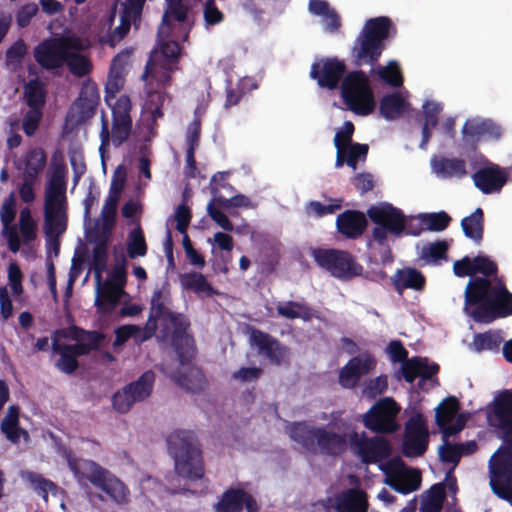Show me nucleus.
I'll use <instances>...</instances> for the list:
<instances>
[{
	"label": "nucleus",
	"instance_id": "f704fd0d",
	"mask_svg": "<svg viewBox=\"0 0 512 512\" xmlns=\"http://www.w3.org/2000/svg\"><path fill=\"white\" fill-rule=\"evenodd\" d=\"M20 408L17 405H10L7 413L1 422V431L11 443H18L21 437L27 439L28 432L19 423Z\"/></svg>",
	"mask_w": 512,
	"mask_h": 512
},
{
	"label": "nucleus",
	"instance_id": "f257e3e1",
	"mask_svg": "<svg viewBox=\"0 0 512 512\" xmlns=\"http://www.w3.org/2000/svg\"><path fill=\"white\" fill-rule=\"evenodd\" d=\"M494 415L509 447H501L489 461L490 486L496 496L512 504V391L504 390L495 399Z\"/></svg>",
	"mask_w": 512,
	"mask_h": 512
},
{
	"label": "nucleus",
	"instance_id": "39448f33",
	"mask_svg": "<svg viewBox=\"0 0 512 512\" xmlns=\"http://www.w3.org/2000/svg\"><path fill=\"white\" fill-rule=\"evenodd\" d=\"M290 439L312 455L338 456L346 451L350 436L336 433L325 427L293 422L286 427Z\"/></svg>",
	"mask_w": 512,
	"mask_h": 512
},
{
	"label": "nucleus",
	"instance_id": "cd10ccee",
	"mask_svg": "<svg viewBox=\"0 0 512 512\" xmlns=\"http://www.w3.org/2000/svg\"><path fill=\"white\" fill-rule=\"evenodd\" d=\"M126 58L127 56L124 54H117L112 59L104 87V101L106 104H109L111 99H115L125 85Z\"/></svg>",
	"mask_w": 512,
	"mask_h": 512
},
{
	"label": "nucleus",
	"instance_id": "c85d7f7f",
	"mask_svg": "<svg viewBox=\"0 0 512 512\" xmlns=\"http://www.w3.org/2000/svg\"><path fill=\"white\" fill-rule=\"evenodd\" d=\"M336 227L337 231L345 238L357 239L364 233L367 219L361 211L346 210L337 216Z\"/></svg>",
	"mask_w": 512,
	"mask_h": 512
},
{
	"label": "nucleus",
	"instance_id": "680f3d73",
	"mask_svg": "<svg viewBox=\"0 0 512 512\" xmlns=\"http://www.w3.org/2000/svg\"><path fill=\"white\" fill-rule=\"evenodd\" d=\"M379 77L392 87H400L403 84V75L396 62H391L387 67H381Z\"/></svg>",
	"mask_w": 512,
	"mask_h": 512
},
{
	"label": "nucleus",
	"instance_id": "0eeeda50",
	"mask_svg": "<svg viewBox=\"0 0 512 512\" xmlns=\"http://www.w3.org/2000/svg\"><path fill=\"white\" fill-rule=\"evenodd\" d=\"M367 215L376 225L372 230L373 240L378 245L386 247L385 255L382 257L383 263L392 260L391 250L387 244L388 234L394 238H399L404 233L418 236L421 232V228L413 230L410 226H407L404 213L390 203L371 206L367 210Z\"/></svg>",
	"mask_w": 512,
	"mask_h": 512
},
{
	"label": "nucleus",
	"instance_id": "338daca9",
	"mask_svg": "<svg viewBox=\"0 0 512 512\" xmlns=\"http://www.w3.org/2000/svg\"><path fill=\"white\" fill-rule=\"evenodd\" d=\"M420 361H422V357L415 356L410 359H406L402 363L401 372L404 380L407 383H413L418 377L421 367Z\"/></svg>",
	"mask_w": 512,
	"mask_h": 512
},
{
	"label": "nucleus",
	"instance_id": "f03ea898",
	"mask_svg": "<svg viewBox=\"0 0 512 512\" xmlns=\"http://www.w3.org/2000/svg\"><path fill=\"white\" fill-rule=\"evenodd\" d=\"M476 306L471 317L480 323L512 315V293L503 283L492 285L486 278H472L465 289V306Z\"/></svg>",
	"mask_w": 512,
	"mask_h": 512
},
{
	"label": "nucleus",
	"instance_id": "13d9d810",
	"mask_svg": "<svg viewBox=\"0 0 512 512\" xmlns=\"http://www.w3.org/2000/svg\"><path fill=\"white\" fill-rule=\"evenodd\" d=\"M447 252L448 244L445 241H436L423 248L421 257L428 262L437 263L447 259Z\"/></svg>",
	"mask_w": 512,
	"mask_h": 512
},
{
	"label": "nucleus",
	"instance_id": "c9c22d12",
	"mask_svg": "<svg viewBox=\"0 0 512 512\" xmlns=\"http://www.w3.org/2000/svg\"><path fill=\"white\" fill-rule=\"evenodd\" d=\"M110 232L96 233L94 239H90L95 243L92 253V268L97 282L101 281L102 273L107 268V250H108V234Z\"/></svg>",
	"mask_w": 512,
	"mask_h": 512
},
{
	"label": "nucleus",
	"instance_id": "49530a36",
	"mask_svg": "<svg viewBox=\"0 0 512 512\" xmlns=\"http://www.w3.org/2000/svg\"><path fill=\"white\" fill-rule=\"evenodd\" d=\"M47 162V157L42 148H34L25 156L24 176L37 179V176L43 171Z\"/></svg>",
	"mask_w": 512,
	"mask_h": 512
},
{
	"label": "nucleus",
	"instance_id": "c03bdc74",
	"mask_svg": "<svg viewBox=\"0 0 512 512\" xmlns=\"http://www.w3.org/2000/svg\"><path fill=\"white\" fill-rule=\"evenodd\" d=\"M24 478L30 483L32 488L42 497L45 502L48 501L49 493L56 495L59 491V487L56 483L45 478L39 473L27 471Z\"/></svg>",
	"mask_w": 512,
	"mask_h": 512
},
{
	"label": "nucleus",
	"instance_id": "b1692460",
	"mask_svg": "<svg viewBox=\"0 0 512 512\" xmlns=\"http://www.w3.org/2000/svg\"><path fill=\"white\" fill-rule=\"evenodd\" d=\"M474 185L483 194H493L501 191L507 183L508 174L504 168L489 162L486 166L478 169L473 175Z\"/></svg>",
	"mask_w": 512,
	"mask_h": 512
},
{
	"label": "nucleus",
	"instance_id": "8fccbe9b",
	"mask_svg": "<svg viewBox=\"0 0 512 512\" xmlns=\"http://www.w3.org/2000/svg\"><path fill=\"white\" fill-rule=\"evenodd\" d=\"M213 201L224 209L254 208V205L248 196L244 194H236L226 197L222 193H218L216 188L213 190Z\"/></svg>",
	"mask_w": 512,
	"mask_h": 512
},
{
	"label": "nucleus",
	"instance_id": "f3484780",
	"mask_svg": "<svg viewBox=\"0 0 512 512\" xmlns=\"http://www.w3.org/2000/svg\"><path fill=\"white\" fill-rule=\"evenodd\" d=\"M347 66L344 60L337 57L321 58L310 68V77L320 88L336 90L346 76Z\"/></svg>",
	"mask_w": 512,
	"mask_h": 512
},
{
	"label": "nucleus",
	"instance_id": "4be33fe9",
	"mask_svg": "<svg viewBox=\"0 0 512 512\" xmlns=\"http://www.w3.org/2000/svg\"><path fill=\"white\" fill-rule=\"evenodd\" d=\"M375 366L376 359L368 352L354 356L341 368L338 382L343 388L352 389L361 377L367 375Z\"/></svg>",
	"mask_w": 512,
	"mask_h": 512
},
{
	"label": "nucleus",
	"instance_id": "20e7f679",
	"mask_svg": "<svg viewBox=\"0 0 512 512\" xmlns=\"http://www.w3.org/2000/svg\"><path fill=\"white\" fill-rule=\"evenodd\" d=\"M396 28L392 20L387 16H379L368 19L351 48V57L357 67L364 65L374 66L378 63L383 51L386 49V41L391 32Z\"/></svg>",
	"mask_w": 512,
	"mask_h": 512
},
{
	"label": "nucleus",
	"instance_id": "a19ab883",
	"mask_svg": "<svg viewBox=\"0 0 512 512\" xmlns=\"http://www.w3.org/2000/svg\"><path fill=\"white\" fill-rule=\"evenodd\" d=\"M45 84L39 79H31L24 86V99L29 108L43 110L46 103Z\"/></svg>",
	"mask_w": 512,
	"mask_h": 512
},
{
	"label": "nucleus",
	"instance_id": "7ed1b4c3",
	"mask_svg": "<svg viewBox=\"0 0 512 512\" xmlns=\"http://www.w3.org/2000/svg\"><path fill=\"white\" fill-rule=\"evenodd\" d=\"M104 339L105 335L102 332L85 330L76 325L55 330L51 349L54 354L60 356L55 362V367L65 374L74 373L79 367L78 357L98 350Z\"/></svg>",
	"mask_w": 512,
	"mask_h": 512
},
{
	"label": "nucleus",
	"instance_id": "6e6d98bb",
	"mask_svg": "<svg viewBox=\"0 0 512 512\" xmlns=\"http://www.w3.org/2000/svg\"><path fill=\"white\" fill-rule=\"evenodd\" d=\"M451 217L445 211L424 214L422 217L423 223L429 231L440 232L445 230L450 222Z\"/></svg>",
	"mask_w": 512,
	"mask_h": 512
},
{
	"label": "nucleus",
	"instance_id": "4c0bfd02",
	"mask_svg": "<svg viewBox=\"0 0 512 512\" xmlns=\"http://www.w3.org/2000/svg\"><path fill=\"white\" fill-rule=\"evenodd\" d=\"M409 107V103L399 92L385 95L379 105V112L387 120H395L401 117Z\"/></svg>",
	"mask_w": 512,
	"mask_h": 512
},
{
	"label": "nucleus",
	"instance_id": "7c9ffc66",
	"mask_svg": "<svg viewBox=\"0 0 512 512\" xmlns=\"http://www.w3.org/2000/svg\"><path fill=\"white\" fill-rule=\"evenodd\" d=\"M392 285L399 295L406 289L423 291L426 286V277L416 268L405 267L397 269L391 278Z\"/></svg>",
	"mask_w": 512,
	"mask_h": 512
},
{
	"label": "nucleus",
	"instance_id": "5701e85b",
	"mask_svg": "<svg viewBox=\"0 0 512 512\" xmlns=\"http://www.w3.org/2000/svg\"><path fill=\"white\" fill-rule=\"evenodd\" d=\"M126 182V171L118 166L113 174L109 195L101 211L102 230L110 232L115 224L117 205Z\"/></svg>",
	"mask_w": 512,
	"mask_h": 512
},
{
	"label": "nucleus",
	"instance_id": "774afa93",
	"mask_svg": "<svg viewBox=\"0 0 512 512\" xmlns=\"http://www.w3.org/2000/svg\"><path fill=\"white\" fill-rule=\"evenodd\" d=\"M461 456L462 451L460 450L458 444L453 445L446 442L439 448V458L442 462L457 465Z\"/></svg>",
	"mask_w": 512,
	"mask_h": 512
},
{
	"label": "nucleus",
	"instance_id": "e2e57ef3",
	"mask_svg": "<svg viewBox=\"0 0 512 512\" xmlns=\"http://www.w3.org/2000/svg\"><path fill=\"white\" fill-rule=\"evenodd\" d=\"M355 131V126L351 121H346L343 127L338 130L334 136V146L335 148L340 147L342 150L353 145V134Z\"/></svg>",
	"mask_w": 512,
	"mask_h": 512
},
{
	"label": "nucleus",
	"instance_id": "ddd939ff",
	"mask_svg": "<svg viewBox=\"0 0 512 512\" xmlns=\"http://www.w3.org/2000/svg\"><path fill=\"white\" fill-rule=\"evenodd\" d=\"M312 256L320 268L337 279L350 280L363 272L362 265L348 251L316 248L312 251Z\"/></svg>",
	"mask_w": 512,
	"mask_h": 512
},
{
	"label": "nucleus",
	"instance_id": "a878e982",
	"mask_svg": "<svg viewBox=\"0 0 512 512\" xmlns=\"http://www.w3.org/2000/svg\"><path fill=\"white\" fill-rule=\"evenodd\" d=\"M100 94L96 83L90 80L84 82L78 98L73 104L78 120L83 122L93 117L99 104Z\"/></svg>",
	"mask_w": 512,
	"mask_h": 512
},
{
	"label": "nucleus",
	"instance_id": "473e14b6",
	"mask_svg": "<svg viewBox=\"0 0 512 512\" xmlns=\"http://www.w3.org/2000/svg\"><path fill=\"white\" fill-rule=\"evenodd\" d=\"M431 167L433 172L443 179H461L468 174L466 162L460 158L434 157L431 160Z\"/></svg>",
	"mask_w": 512,
	"mask_h": 512
},
{
	"label": "nucleus",
	"instance_id": "58836bf2",
	"mask_svg": "<svg viewBox=\"0 0 512 512\" xmlns=\"http://www.w3.org/2000/svg\"><path fill=\"white\" fill-rule=\"evenodd\" d=\"M461 228L464 235L473 240L476 244H480L484 235V212L478 207L475 211L461 220Z\"/></svg>",
	"mask_w": 512,
	"mask_h": 512
},
{
	"label": "nucleus",
	"instance_id": "423d86ee",
	"mask_svg": "<svg viewBox=\"0 0 512 512\" xmlns=\"http://www.w3.org/2000/svg\"><path fill=\"white\" fill-rule=\"evenodd\" d=\"M169 454L176 474L189 481L204 478L205 465L199 441L191 430L178 429L167 437Z\"/></svg>",
	"mask_w": 512,
	"mask_h": 512
},
{
	"label": "nucleus",
	"instance_id": "79ce46f5",
	"mask_svg": "<svg viewBox=\"0 0 512 512\" xmlns=\"http://www.w3.org/2000/svg\"><path fill=\"white\" fill-rule=\"evenodd\" d=\"M81 52L82 51L69 50L66 55L67 61H65L69 72L78 78L90 74L93 70L91 60L87 56L82 55Z\"/></svg>",
	"mask_w": 512,
	"mask_h": 512
},
{
	"label": "nucleus",
	"instance_id": "69168bd1",
	"mask_svg": "<svg viewBox=\"0 0 512 512\" xmlns=\"http://www.w3.org/2000/svg\"><path fill=\"white\" fill-rule=\"evenodd\" d=\"M27 53V46L22 39L15 41L6 51L7 65L18 66L21 64L24 56Z\"/></svg>",
	"mask_w": 512,
	"mask_h": 512
},
{
	"label": "nucleus",
	"instance_id": "ea45409f",
	"mask_svg": "<svg viewBox=\"0 0 512 512\" xmlns=\"http://www.w3.org/2000/svg\"><path fill=\"white\" fill-rule=\"evenodd\" d=\"M276 310L278 315L291 320L300 318L309 322L314 317V310L304 302L287 301L279 303Z\"/></svg>",
	"mask_w": 512,
	"mask_h": 512
},
{
	"label": "nucleus",
	"instance_id": "0e129e2a",
	"mask_svg": "<svg viewBox=\"0 0 512 512\" xmlns=\"http://www.w3.org/2000/svg\"><path fill=\"white\" fill-rule=\"evenodd\" d=\"M16 216V199L14 193H11L3 202L0 209V218L4 229L12 226Z\"/></svg>",
	"mask_w": 512,
	"mask_h": 512
},
{
	"label": "nucleus",
	"instance_id": "bf43d9fd",
	"mask_svg": "<svg viewBox=\"0 0 512 512\" xmlns=\"http://www.w3.org/2000/svg\"><path fill=\"white\" fill-rule=\"evenodd\" d=\"M473 269V276L482 274L484 276L483 278L486 279L496 277L498 273L497 264L485 255H477L473 258Z\"/></svg>",
	"mask_w": 512,
	"mask_h": 512
},
{
	"label": "nucleus",
	"instance_id": "1a4fd4ad",
	"mask_svg": "<svg viewBox=\"0 0 512 512\" xmlns=\"http://www.w3.org/2000/svg\"><path fill=\"white\" fill-rule=\"evenodd\" d=\"M68 466L79 482L89 481L94 487L103 491L114 503L124 505L129 502V488L109 470L92 460L81 463L69 459Z\"/></svg>",
	"mask_w": 512,
	"mask_h": 512
},
{
	"label": "nucleus",
	"instance_id": "603ef678",
	"mask_svg": "<svg viewBox=\"0 0 512 512\" xmlns=\"http://www.w3.org/2000/svg\"><path fill=\"white\" fill-rule=\"evenodd\" d=\"M97 295L95 298V306L103 310L104 305H109L110 310L114 309L119 302V291L113 286L105 285L101 286V281L97 282Z\"/></svg>",
	"mask_w": 512,
	"mask_h": 512
},
{
	"label": "nucleus",
	"instance_id": "393cba45",
	"mask_svg": "<svg viewBox=\"0 0 512 512\" xmlns=\"http://www.w3.org/2000/svg\"><path fill=\"white\" fill-rule=\"evenodd\" d=\"M463 140L477 143L481 140L498 141L502 137V128L490 119H468L462 127Z\"/></svg>",
	"mask_w": 512,
	"mask_h": 512
},
{
	"label": "nucleus",
	"instance_id": "2f4dec72",
	"mask_svg": "<svg viewBox=\"0 0 512 512\" xmlns=\"http://www.w3.org/2000/svg\"><path fill=\"white\" fill-rule=\"evenodd\" d=\"M188 366L185 372L177 370L172 373L171 379L181 388L193 394L203 391L207 385V379L203 371L195 366Z\"/></svg>",
	"mask_w": 512,
	"mask_h": 512
},
{
	"label": "nucleus",
	"instance_id": "9d476101",
	"mask_svg": "<svg viewBox=\"0 0 512 512\" xmlns=\"http://www.w3.org/2000/svg\"><path fill=\"white\" fill-rule=\"evenodd\" d=\"M106 105L110 107L112 112V127L110 130L108 120L103 114L101 117V144L99 147L102 156L110 143L115 147H120L128 140L132 132V102L130 97L123 94L118 98L111 99L109 104Z\"/></svg>",
	"mask_w": 512,
	"mask_h": 512
},
{
	"label": "nucleus",
	"instance_id": "2eb2a0df",
	"mask_svg": "<svg viewBox=\"0 0 512 512\" xmlns=\"http://www.w3.org/2000/svg\"><path fill=\"white\" fill-rule=\"evenodd\" d=\"M154 382L155 373L152 370L145 371L136 381L127 384L113 395L114 409L119 413L128 412L134 403L141 402L151 395Z\"/></svg>",
	"mask_w": 512,
	"mask_h": 512
},
{
	"label": "nucleus",
	"instance_id": "72a5a7b5",
	"mask_svg": "<svg viewBox=\"0 0 512 512\" xmlns=\"http://www.w3.org/2000/svg\"><path fill=\"white\" fill-rule=\"evenodd\" d=\"M180 55L181 47L177 41H163L159 49H154L150 53L147 69H151L153 63L177 67Z\"/></svg>",
	"mask_w": 512,
	"mask_h": 512
},
{
	"label": "nucleus",
	"instance_id": "09e8293b",
	"mask_svg": "<svg viewBox=\"0 0 512 512\" xmlns=\"http://www.w3.org/2000/svg\"><path fill=\"white\" fill-rule=\"evenodd\" d=\"M176 68L177 67L170 65L153 63L151 69H147L146 64L142 78H150L151 80L156 81L159 87H165L170 83L171 74L175 71Z\"/></svg>",
	"mask_w": 512,
	"mask_h": 512
},
{
	"label": "nucleus",
	"instance_id": "37998d69",
	"mask_svg": "<svg viewBox=\"0 0 512 512\" xmlns=\"http://www.w3.org/2000/svg\"><path fill=\"white\" fill-rule=\"evenodd\" d=\"M460 404L455 396L446 397L437 407L435 419L437 425L443 430L455 418Z\"/></svg>",
	"mask_w": 512,
	"mask_h": 512
},
{
	"label": "nucleus",
	"instance_id": "c756f323",
	"mask_svg": "<svg viewBox=\"0 0 512 512\" xmlns=\"http://www.w3.org/2000/svg\"><path fill=\"white\" fill-rule=\"evenodd\" d=\"M367 494L359 488H348L335 497L336 512H367Z\"/></svg>",
	"mask_w": 512,
	"mask_h": 512
},
{
	"label": "nucleus",
	"instance_id": "de8ad7c7",
	"mask_svg": "<svg viewBox=\"0 0 512 512\" xmlns=\"http://www.w3.org/2000/svg\"><path fill=\"white\" fill-rule=\"evenodd\" d=\"M147 243L141 227H136L128 234L127 254L129 258L144 257L147 254Z\"/></svg>",
	"mask_w": 512,
	"mask_h": 512
},
{
	"label": "nucleus",
	"instance_id": "e433bc0d",
	"mask_svg": "<svg viewBox=\"0 0 512 512\" xmlns=\"http://www.w3.org/2000/svg\"><path fill=\"white\" fill-rule=\"evenodd\" d=\"M183 288L193 291L199 297H213L219 292L214 288L202 273L189 272L180 275Z\"/></svg>",
	"mask_w": 512,
	"mask_h": 512
},
{
	"label": "nucleus",
	"instance_id": "f8f14e48",
	"mask_svg": "<svg viewBox=\"0 0 512 512\" xmlns=\"http://www.w3.org/2000/svg\"><path fill=\"white\" fill-rule=\"evenodd\" d=\"M86 46L83 40L73 35H62L51 37L40 42L33 51V56L37 64L47 70H57L62 68L67 61V52L69 50L84 51Z\"/></svg>",
	"mask_w": 512,
	"mask_h": 512
},
{
	"label": "nucleus",
	"instance_id": "412c9836",
	"mask_svg": "<svg viewBox=\"0 0 512 512\" xmlns=\"http://www.w3.org/2000/svg\"><path fill=\"white\" fill-rule=\"evenodd\" d=\"M258 512L256 499L241 487H229L213 505L214 512Z\"/></svg>",
	"mask_w": 512,
	"mask_h": 512
},
{
	"label": "nucleus",
	"instance_id": "052dcab7",
	"mask_svg": "<svg viewBox=\"0 0 512 512\" xmlns=\"http://www.w3.org/2000/svg\"><path fill=\"white\" fill-rule=\"evenodd\" d=\"M43 118V110L29 108L22 119V129L26 136H33L38 130Z\"/></svg>",
	"mask_w": 512,
	"mask_h": 512
},
{
	"label": "nucleus",
	"instance_id": "a18cd8bd",
	"mask_svg": "<svg viewBox=\"0 0 512 512\" xmlns=\"http://www.w3.org/2000/svg\"><path fill=\"white\" fill-rule=\"evenodd\" d=\"M188 15V7L183 3L167 5L162 17L158 34H168L172 27V20L184 22Z\"/></svg>",
	"mask_w": 512,
	"mask_h": 512
},
{
	"label": "nucleus",
	"instance_id": "aec40b11",
	"mask_svg": "<svg viewBox=\"0 0 512 512\" xmlns=\"http://www.w3.org/2000/svg\"><path fill=\"white\" fill-rule=\"evenodd\" d=\"M350 443L361 461L366 464H375L386 460L392 453L388 440L382 437L359 438L357 432L350 435Z\"/></svg>",
	"mask_w": 512,
	"mask_h": 512
},
{
	"label": "nucleus",
	"instance_id": "a211bd4d",
	"mask_svg": "<svg viewBox=\"0 0 512 512\" xmlns=\"http://www.w3.org/2000/svg\"><path fill=\"white\" fill-rule=\"evenodd\" d=\"M429 443V432L424 417L416 414L408 419L405 424L402 442V454L407 458L422 456Z\"/></svg>",
	"mask_w": 512,
	"mask_h": 512
},
{
	"label": "nucleus",
	"instance_id": "4468645a",
	"mask_svg": "<svg viewBox=\"0 0 512 512\" xmlns=\"http://www.w3.org/2000/svg\"><path fill=\"white\" fill-rule=\"evenodd\" d=\"M399 411L400 407L393 398L381 399L365 414L364 425L375 433H394L400 427L396 420Z\"/></svg>",
	"mask_w": 512,
	"mask_h": 512
},
{
	"label": "nucleus",
	"instance_id": "4d7b16f0",
	"mask_svg": "<svg viewBox=\"0 0 512 512\" xmlns=\"http://www.w3.org/2000/svg\"><path fill=\"white\" fill-rule=\"evenodd\" d=\"M346 164L353 170L357 168L358 162L364 163L367 159L369 146L367 144L354 143L345 148Z\"/></svg>",
	"mask_w": 512,
	"mask_h": 512
},
{
	"label": "nucleus",
	"instance_id": "864d4df0",
	"mask_svg": "<svg viewBox=\"0 0 512 512\" xmlns=\"http://www.w3.org/2000/svg\"><path fill=\"white\" fill-rule=\"evenodd\" d=\"M166 99V94L163 91L155 90L148 91L144 108L151 114L152 120L155 122L163 117L162 107Z\"/></svg>",
	"mask_w": 512,
	"mask_h": 512
},
{
	"label": "nucleus",
	"instance_id": "6ab92c4d",
	"mask_svg": "<svg viewBox=\"0 0 512 512\" xmlns=\"http://www.w3.org/2000/svg\"><path fill=\"white\" fill-rule=\"evenodd\" d=\"M380 468L387 476L386 484L399 493L408 494L420 487L419 474L408 470L400 458H393Z\"/></svg>",
	"mask_w": 512,
	"mask_h": 512
},
{
	"label": "nucleus",
	"instance_id": "9b49d317",
	"mask_svg": "<svg viewBox=\"0 0 512 512\" xmlns=\"http://www.w3.org/2000/svg\"><path fill=\"white\" fill-rule=\"evenodd\" d=\"M341 97L349 110L357 115L366 116L375 109V97L369 77L363 70L346 74L341 85Z\"/></svg>",
	"mask_w": 512,
	"mask_h": 512
},
{
	"label": "nucleus",
	"instance_id": "6e6552de",
	"mask_svg": "<svg viewBox=\"0 0 512 512\" xmlns=\"http://www.w3.org/2000/svg\"><path fill=\"white\" fill-rule=\"evenodd\" d=\"M66 181L61 169H56L46 187L44 196L45 238L60 237L67 230Z\"/></svg>",
	"mask_w": 512,
	"mask_h": 512
},
{
	"label": "nucleus",
	"instance_id": "3c124183",
	"mask_svg": "<svg viewBox=\"0 0 512 512\" xmlns=\"http://www.w3.org/2000/svg\"><path fill=\"white\" fill-rule=\"evenodd\" d=\"M503 338L498 331H486L484 333H478L474 336L473 344L476 351H497L502 343Z\"/></svg>",
	"mask_w": 512,
	"mask_h": 512
},
{
	"label": "nucleus",
	"instance_id": "bb28decb",
	"mask_svg": "<svg viewBox=\"0 0 512 512\" xmlns=\"http://www.w3.org/2000/svg\"><path fill=\"white\" fill-rule=\"evenodd\" d=\"M251 337L259 352L264 354L271 363L280 365L288 356L289 349L268 333L256 329L253 330Z\"/></svg>",
	"mask_w": 512,
	"mask_h": 512
},
{
	"label": "nucleus",
	"instance_id": "5fc2aeb1",
	"mask_svg": "<svg viewBox=\"0 0 512 512\" xmlns=\"http://www.w3.org/2000/svg\"><path fill=\"white\" fill-rule=\"evenodd\" d=\"M19 230L24 244L31 243L37 237V226L28 208H24L20 212Z\"/></svg>",
	"mask_w": 512,
	"mask_h": 512
},
{
	"label": "nucleus",
	"instance_id": "dca6fc26",
	"mask_svg": "<svg viewBox=\"0 0 512 512\" xmlns=\"http://www.w3.org/2000/svg\"><path fill=\"white\" fill-rule=\"evenodd\" d=\"M172 325L171 344L175 350L181 365L192 362L196 355L194 338L187 333L190 327L188 318L181 314L173 312L167 319Z\"/></svg>",
	"mask_w": 512,
	"mask_h": 512
}]
</instances>
